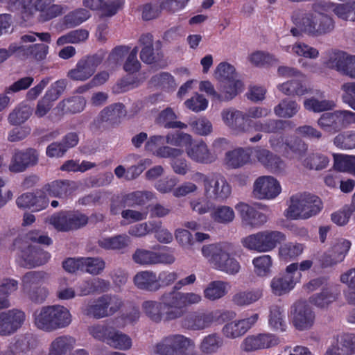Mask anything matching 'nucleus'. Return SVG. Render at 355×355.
I'll return each instance as SVG.
<instances>
[{
	"instance_id": "nucleus-11",
	"label": "nucleus",
	"mask_w": 355,
	"mask_h": 355,
	"mask_svg": "<svg viewBox=\"0 0 355 355\" xmlns=\"http://www.w3.org/2000/svg\"><path fill=\"white\" fill-rule=\"evenodd\" d=\"M104 58L105 53L99 52L80 59L76 67L68 71V78L78 81H85L89 79L94 75L97 67L102 62Z\"/></svg>"
},
{
	"instance_id": "nucleus-23",
	"label": "nucleus",
	"mask_w": 355,
	"mask_h": 355,
	"mask_svg": "<svg viewBox=\"0 0 355 355\" xmlns=\"http://www.w3.org/2000/svg\"><path fill=\"white\" fill-rule=\"evenodd\" d=\"M185 150L189 158L199 164H211L217 157L202 140L196 141L193 140L190 144L186 146Z\"/></svg>"
},
{
	"instance_id": "nucleus-43",
	"label": "nucleus",
	"mask_w": 355,
	"mask_h": 355,
	"mask_svg": "<svg viewBox=\"0 0 355 355\" xmlns=\"http://www.w3.org/2000/svg\"><path fill=\"white\" fill-rule=\"evenodd\" d=\"M349 54L347 52L334 50L329 53L328 58L325 61V66L331 69L336 70L343 74Z\"/></svg>"
},
{
	"instance_id": "nucleus-38",
	"label": "nucleus",
	"mask_w": 355,
	"mask_h": 355,
	"mask_svg": "<svg viewBox=\"0 0 355 355\" xmlns=\"http://www.w3.org/2000/svg\"><path fill=\"white\" fill-rule=\"evenodd\" d=\"M49 279V275L42 270H33L26 272L21 277V291L24 293L44 284Z\"/></svg>"
},
{
	"instance_id": "nucleus-9",
	"label": "nucleus",
	"mask_w": 355,
	"mask_h": 355,
	"mask_svg": "<svg viewBox=\"0 0 355 355\" xmlns=\"http://www.w3.org/2000/svg\"><path fill=\"white\" fill-rule=\"evenodd\" d=\"M317 123L323 130L334 134L355 124V112L346 110L326 112L320 116Z\"/></svg>"
},
{
	"instance_id": "nucleus-55",
	"label": "nucleus",
	"mask_w": 355,
	"mask_h": 355,
	"mask_svg": "<svg viewBox=\"0 0 355 355\" xmlns=\"http://www.w3.org/2000/svg\"><path fill=\"white\" fill-rule=\"evenodd\" d=\"M334 168L340 171L355 176V156L337 155L334 156Z\"/></svg>"
},
{
	"instance_id": "nucleus-49",
	"label": "nucleus",
	"mask_w": 355,
	"mask_h": 355,
	"mask_svg": "<svg viewBox=\"0 0 355 355\" xmlns=\"http://www.w3.org/2000/svg\"><path fill=\"white\" fill-rule=\"evenodd\" d=\"M214 76L218 82L240 80L234 67L227 62H220L214 71Z\"/></svg>"
},
{
	"instance_id": "nucleus-10",
	"label": "nucleus",
	"mask_w": 355,
	"mask_h": 355,
	"mask_svg": "<svg viewBox=\"0 0 355 355\" xmlns=\"http://www.w3.org/2000/svg\"><path fill=\"white\" fill-rule=\"evenodd\" d=\"M49 223L59 232H70L85 226L88 217L78 211H62L49 218Z\"/></svg>"
},
{
	"instance_id": "nucleus-1",
	"label": "nucleus",
	"mask_w": 355,
	"mask_h": 355,
	"mask_svg": "<svg viewBox=\"0 0 355 355\" xmlns=\"http://www.w3.org/2000/svg\"><path fill=\"white\" fill-rule=\"evenodd\" d=\"M202 301V296L198 293L169 291L161 296L160 302L144 301L141 309L151 321L159 323L162 320L171 321L183 317L187 307L199 304Z\"/></svg>"
},
{
	"instance_id": "nucleus-54",
	"label": "nucleus",
	"mask_w": 355,
	"mask_h": 355,
	"mask_svg": "<svg viewBox=\"0 0 355 355\" xmlns=\"http://www.w3.org/2000/svg\"><path fill=\"white\" fill-rule=\"evenodd\" d=\"M254 271L259 277H266L271 272L272 258L270 255L263 254L253 259Z\"/></svg>"
},
{
	"instance_id": "nucleus-12",
	"label": "nucleus",
	"mask_w": 355,
	"mask_h": 355,
	"mask_svg": "<svg viewBox=\"0 0 355 355\" xmlns=\"http://www.w3.org/2000/svg\"><path fill=\"white\" fill-rule=\"evenodd\" d=\"M292 323L298 331L311 329L315 322V313L309 302L299 300L291 307Z\"/></svg>"
},
{
	"instance_id": "nucleus-60",
	"label": "nucleus",
	"mask_w": 355,
	"mask_h": 355,
	"mask_svg": "<svg viewBox=\"0 0 355 355\" xmlns=\"http://www.w3.org/2000/svg\"><path fill=\"white\" fill-rule=\"evenodd\" d=\"M329 162L327 157L319 153H313L306 157L302 164L307 168L319 171L325 168Z\"/></svg>"
},
{
	"instance_id": "nucleus-5",
	"label": "nucleus",
	"mask_w": 355,
	"mask_h": 355,
	"mask_svg": "<svg viewBox=\"0 0 355 355\" xmlns=\"http://www.w3.org/2000/svg\"><path fill=\"white\" fill-rule=\"evenodd\" d=\"M196 347L195 341L181 334H170L164 336L154 347V352L159 355H198L190 352Z\"/></svg>"
},
{
	"instance_id": "nucleus-34",
	"label": "nucleus",
	"mask_w": 355,
	"mask_h": 355,
	"mask_svg": "<svg viewBox=\"0 0 355 355\" xmlns=\"http://www.w3.org/2000/svg\"><path fill=\"white\" fill-rule=\"evenodd\" d=\"M251 155V147L245 148H238L226 153L225 162L228 167L238 168L249 163L250 162Z\"/></svg>"
},
{
	"instance_id": "nucleus-59",
	"label": "nucleus",
	"mask_w": 355,
	"mask_h": 355,
	"mask_svg": "<svg viewBox=\"0 0 355 355\" xmlns=\"http://www.w3.org/2000/svg\"><path fill=\"white\" fill-rule=\"evenodd\" d=\"M112 327V326L106 324H94L88 327V332L95 340L107 344Z\"/></svg>"
},
{
	"instance_id": "nucleus-48",
	"label": "nucleus",
	"mask_w": 355,
	"mask_h": 355,
	"mask_svg": "<svg viewBox=\"0 0 355 355\" xmlns=\"http://www.w3.org/2000/svg\"><path fill=\"white\" fill-rule=\"evenodd\" d=\"M284 51L297 56L310 59H316L319 56L318 49L302 42H296L292 46H285Z\"/></svg>"
},
{
	"instance_id": "nucleus-14",
	"label": "nucleus",
	"mask_w": 355,
	"mask_h": 355,
	"mask_svg": "<svg viewBox=\"0 0 355 355\" xmlns=\"http://www.w3.org/2000/svg\"><path fill=\"white\" fill-rule=\"evenodd\" d=\"M281 191L279 182L270 175L259 177L253 184V193L260 200H272L278 196Z\"/></svg>"
},
{
	"instance_id": "nucleus-15",
	"label": "nucleus",
	"mask_w": 355,
	"mask_h": 355,
	"mask_svg": "<svg viewBox=\"0 0 355 355\" xmlns=\"http://www.w3.org/2000/svg\"><path fill=\"white\" fill-rule=\"evenodd\" d=\"M235 208L240 216L242 227L246 229L260 228L268 221L265 214L246 203L239 202Z\"/></svg>"
},
{
	"instance_id": "nucleus-2",
	"label": "nucleus",
	"mask_w": 355,
	"mask_h": 355,
	"mask_svg": "<svg viewBox=\"0 0 355 355\" xmlns=\"http://www.w3.org/2000/svg\"><path fill=\"white\" fill-rule=\"evenodd\" d=\"M201 252L214 269L232 275L240 271L241 265L234 257L236 254L234 244L220 242L205 245L202 247Z\"/></svg>"
},
{
	"instance_id": "nucleus-53",
	"label": "nucleus",
	"mask_w": 355,
	"mask_h": 355,
	"mask_svg": "<svg viewBox=\"0 0 355 355\" xmlns=\"http://www.w3.org/2000/svg\"><path fill=\"white\" fill-rule=\"evenodd\" d=\"M268 324L271 329L284 332L286 329L283 311L277 306H272L270 309Z\"/></svg>"
},
{
	"instance_id": "nucleus-16",
	"label": "nucleus",
	"mask_w": 355,
	"mask_h": 355,
	"mask_svg": "<svg viewBox=\"0 0 355 355\" xmlns=\"http://www.w3.org/2000/svg\"><path fill=\"white\" fill-rule=\"evenodd\" d=\"M165 143L164 136L152 135L145 144V150L159 158H175L182 155V149L166 146Z\"/></svg>"
},
{
	"instance_id": "nucleus-27",
	"label": "nucleus",
	"mask_w": 355,
	"mask_h": 355,
	"mask_svg": "<svg viewBox=\"0 0 355 355\" xmlns=\"http://www.w3.org/2000/svg\"><path fill=\"white\" fill-rule=\"evenodd\" d=\"M75 345L76 339L69 335L56 336L49 345L47 355H69Z\"/></svg>"
},
{
	"instance_id": "nucleus-28",
	"label": "nucleus",
	"mask_w": 355,
	"mask_h": 355,
	"mask_svg": "<svg viewBox=\"0 0 355 355\" xmlns=\"http://www.w3.org/2000/svg\"><path fill=\"white\" fill-rule=\"evenodd\" d=\"M51 311V331L67 327L72 321L69 310L61 305H49Z\"/></svg>"
},
{
	"instance_id": "nucleus-13",
	"label": "nucleus",
	"mask_w": 355,
	"mask_h": 355,
	"mask_svg": "<svg viewBox=\"0 0 355 355\" xmlns=\"http://www.w3.org/2000/svg\"><path fill=\"white\" fill-rule=\"evenodd\" d=\"M25 312L20 309H11L0 312V336H10L24 325Z\"/></svg>"
},
{
	"instance_id": "nucleus-42",
	"label": "nucleus",
	"mask_w": 355,
	"mask_h": 355,
	"mask_svg": "<svg viewBox=\"0 0 355 355\" xmlns=\"http://www.w3.org/2000/svg\"><path fill=\"white\" fill-rule=\"evenodd\" d=\"M223 338L216 333H212L205 336L200 345V351L205 355H211L217 353L223 346Z\"/></svg>"
},
{
	"instance_id": "nucleus-18",
	"label": "nucleus",
	"mask_w": 355,
	"mask_h": 355,
	"mask_svg": "<svg viewBox=\"0 0 355 355\" xmlns=\"http://www.w3.org/2000/svg\"><path fill=\"white\" fill-rule=\"evenodd\" d=\"M291 124V122L289 121L275 119L264 121H250L249 123V126L254 131L257 132V133L254 136L250 137L249 140L252 143L258 142L263 137V135L261 132L277 134L285 130Z\"/></svg>"
},
{
	"instance_id": "nucleus-37",
	"label": "nucleus",
	"mask_w": 355,
	"mask_h": 355,
	"mask_svg": "<svg viewBox=\"0 0 355 355\" xmlns=\"http://www.w3.org/2000/svg\"><path fill=\"white\" fill-rule=\"evenodd\" d=\"M101 248L109 250H123L127 248L131 243L130 237L125 234H118L110 237L102 238L98 240Z\"/></svg>"
},
{
	"instance_id": "nucleus-35",
	"label": "nucleus",
	"mask_w": 355,
	"mask_h": 355,
	"mask_svg": "<svg viewBox=\"0 0 355 355\" xmlns=\"http://www.w3.org/2000/svg\"><path fill=\"white\" fill-rule=\"evenodd\" d=\"M230 289L228 282L222 280L210 282L203 290V297L209 301L214 302L225 297Z\"/></svg>"
},
{
	"instance_id": "nucleus-26",
	"label": "nucleus",
	"mask_w": 355,
	"mask_h": 355,
	"mask_svg": "<svg viewBox=\"0 0 355 355\" xmlns=\"http://www.w3.org/2000/svg\"><path fill=\"white\" fill-rule=\"evenodd\" d=\"M355 354V334H343L338 337L336 345H331L325 355Z\"/></svg>"
},
{
	"instance_id": "nucleus-47",
	"label": "nucleus",
	"mask_w": 355,
	"mask_h": 355,
	"mask_svg": "<svg viewBox=\"0 0 355 355\" xmlns=\"http://www.w3.org/2000/svg\"><path fill=\"white\" fill-rule=\"evenodd\" d=\"M155 198V194L149 191H137L124 196V203L128 207L141 206Z\"/></svg>"
},
{
	"instance_id": "nucleus-30",
	"label": "nucleus",
	"mask_w": 355,
	"mask_h": 355,
	"mask_svg": "<svg viewBox=\"0 0 355 355\" xmlns=\"http://www.w3.org/2000/svg\"><path fill=\"white\" fill-rule=\"evenodd\" d=\"M306 76L286 81L277 85V89L286 96H302L311 92V89L306 83Z\"/></svg>"
},
{
	"instance_id": "nucleus-57",
	"label": "nucleus",
	"mask_w": 355,
	"mask_h": 355,
	"mask_svg": "<svg viewBox=\"0 0 355 355\" xmlns=\"http://www.w3.org/2000/svg\"><path fill=\"white\" fill-rule=\"evenodd\" d=\"M333 143L340 149L355 148V131L348 130L338 133L334 138Z\"/></svg>"
},
{
	"instance_id": "nucleus-7",
	"label": "nucleus",
	"mask_w": 355,
	"mask_h": 355,
	"mask_svg": "<svg viewBox=\"0 0 355 355\" xmlns=\"http://www.w3.org/2000/svg\"><path fill=\"white\" fill-rule=\"evenodd\" d=\"M191 179L195 182H202L205 194L216 201H224L231 195L230 185L220 175H207L200 172H195Z\"/></svg>"
},
{
	"instance_id": "nucleus-41",
	"label": "nucleus",
	"mask_w": 355,
	"mask_h": 355,
	"mask_svg": "<svg viewBox=\"0 0 355 355\" xmlns=\"http://www.w3.org/2000/svg\"><path fill=\"white\" fill-rule=\"evenodd\" d=\"M107 345L114 349L127 351L131 349L132 340L128 334L113 327L109 339L107 341Z\"/></svg>"
},
{
	"instance_id": "nucleus-8",
	"label": "nucleus",
	"mask_w": 355,
	"mask_h": 355,
	"mask_svg": "<svg viewBox=\"0 0 355 355\" xmlns=\"http://www.w3.org/2000/svg\"><path fill=\"white\" fill-rule=\"evenodd\" d=\"M297 270L298 264L293 263L286 266L284 273L274 276L269 283L272 294L277 297L289 294L301 280L302 274Z\"/></svg>"
},
{
	"instance_id": "nucleus-61",
	"label": "nucleus",
	"mask_w": 355,
	"mask_h": 355,
	"mask_svg": "<svg viewBox=\"0 0 355 355\" xmlns=\"http://www.w3.org/2000/svg\"><path fill=\"white\" fill-rule=\"evenodd\" d=\"M303 250V246L301 244L287 243L279 248V255L282 259L290 261L300 256Z\"/></svg>"
},
{
	"instance_id": "nucleus-64",
	"label": "nucleus",
	"mask_w": 355,
	"mask_h": 355,
	"mask_svg": "<svg viewBox=\"0 0 355 355\" xmlns=\"http://www.w3.org/2000/svg\"><path fill=\"white\" fill-rule=\"evenodd\" d=\"M342 100L355 111V82H347L341 85Z\"/></svg>"
},
{
	"instance_id": "nucleus-40",
	"label": "nucleus",
	"mask_w": 355,
	"mask_h": 355,
	"mask_svg": "<svg viewBox=\"0 0 355 355\" xmlns=\"http://www.w3.org/2000/svg\"><path fill=\"white\" fill-rule=\"evenodd\" d=\"M86 105V100L82 96H73L60 101L56 110L62 114H76L82 112Z\"/></svg>"
},
{
	"instance_id": "nucleus-58",
	"label": "nucleus",
	"mask_w": 355,
	"mask_h": 355,
	"mask_svg": "<svg viewBox=\"0 0 355 355\" xmlns=\"http://www.w3.org/2000/svg\"><path fill=\"white\" fill-rule=\"evenodd\" d=\"M189 125L193 133L200 136H207L213 131L212 123L205 117L190 120Z\"/></svg>"
},
{
	"instance_id": "nucleus-4",
	"label": "nucleus",
	"mask_w": 355,
	"mask_h": 355,
	"mask_svg": "<svg viewBox=\"0 0 355 355\" xmlns=\"http://www.w3.org/2000/svg\"><path fill=\"white\" fill-rule=\"evenodd\" d=\"M322 207L320 199L311 194H297L290 200L284 215L288 219H307L318 214Z\"/></svg>"
},
{
	"instance_id": "nucleus-51",
	"label": "nucleus",
	"mask_w": 355,
	"mask_h": 355,
	"mask_svg": "<svg viewBox=\"0 0 355 355\" xmlns=\"http://www.w3.org/2000/svg\"><path fill=\"white\" fill-rule=\"evenodd\" d=\"M303 105L306 110L313 112L331 110L336 107V103L332 100H319L315 97L306 98Z\"/></svg>"
},
{
	"instance_id": "nucleus-6",
	"label": "nucleus",
	"mask_w": 355,
	"mask_h": 355,
	"mask_svg": "<svg viewBox=\"0 0 355 355\" xmlns=\"http://www.w3.org/2000/svg\"><path fill=\"white\" fill-rule=\"evenodd\" d=\"M286 239V235L280 231L266 230L243 238L241 243L250 250L264 253L275 249Z\"/></svg>"
},
{
	"instance_id": "nucleus-45",
	"label": "nucleus",
	"mask_w": 355,
	"mask_h": 355,
	"mask_svg": "<svg viewBox=\"0 0 355 355\" xmlns=\"http://www.w3.org/2000/svg\"><path fill=\"white\" fill-rule=\"evenodd\" d=\"M300 105L293 100L284 98L274 107L275 114L280 118L290 119L296 115Z\"/></svg>"
},
{
	"instance_id": "nucleus-46",
	"label": "nucleus",
	"mask_w": 355,
	"mask_h": 355,
	"mask_svg": "<svg viewBox=\"0 0 355 355\" xmlns=\"http://www.w3.org/2000/svg\"><path fill=\"white\" fill-rule=\"evenodd\" d=\"M210 216L216 223L228 225L234 221L235 212L230 206L218 205L212 209Z\"/></svg>"
},
{
	"instance_id": "nucleus-21",
	"label": "nucleus",
	"mask_w": 355,
	"mask_h": 355,
	"mask_svg": "<svg viewBox=\"0 0 355 355\" xmlns=\"http://www.w3.org/2000/svg\"><path fill=\"white\" fill-rule=\"evenodd\" d=\"M50 257L49 252L36 246L30 245L21 250L18 262L23 267L31 268L45 264Z\"/></svg>"
},
{
	"instance_id": "nucleus-3",
	"label": "nucleus",
	"mask_w": 355,
	"mask_h": 355,
	"mask_svg": "<svg viewBox=\"0 0 355 355\" xmlns=\"http://www.w3.org/2000/svg\"><path fill=\"white\" fill-rule=\"evenodd\" d=\"M333 3L319 1L313 4V10L305 13L296 23L303 33L311 36H320L330 33L334 28L333 19L327 15Z\"/></svg>"
},
{
	"instance_id": "nucleus-22",
	"label": "nucleus",
	"mask_w": 355,
	"mask_h": 355,
	"mask_svg": "<svg viewBox=\"0 0 355 355\" xmlns=\"http://www.w3.org/2000/svg\"><path fill=\"white\" fill-rule=\"evenodd\" d=\"M219 315L218 311L192 314L182 320V325L190 330H203L209 328Z\"/></svg>"
},
{
	"instance_id": "nucleus-20",
	"label": "nucleus",
	"mask_w": 355,
	"mask_h": 355,
	"mask_svg": "<svg viewBox=\"0 0 355 355\" xmlns=\"http://www.w3.org/2000/svg\"><path fill=\"white\" fill-rule=\"evenodd\" d=\"M259 318L258 313H254L247 318L227 322L223 327L222 334L229 339L239 338L257 322Z\"/></svg>"
},
{
	"instance_id": "nucleus-44",
	"label": "nucleus",
	"mask_w": 355,
	"mask_h": 355,
	"mask_svg": "<svg viewBox=\"0 0 355 355\" xmlns=\"http://www.w3.org/2000/svg\"><path fill=\"white\" fill-rule=\"evenodd\" d=\"M33 320L35 327L38 329L45 332H52L49 306H43L37 309L33 313Z\"/></svg>"
},
{
	"instance_id": "nucleus-29",
	"label": "nucleus",
	"mask_w": 355,
	"mask_h": 355,
	"mask_svg": "<svg viewBox=\"0 0 355 355\" xmlns=\"http://www.w3.org/2000/svg\"><path fill=\"white\" fill-rule=\"evenodd\" d=\"M76 188L77 187L74 182L55 180L46 184L44 187V191L45 193L50 196L65 198L70 196Z\"/></svg>"
},
{
	"instance_id": "nucleus-50",
	"label": "nucleus",
	"mask_w": 355,
	"mask_h": 355,
	"mask_svg": "<svg viewBox=\"0 0 355 355\" xmlns=\"http://www.w3.org/2000/svg\"><path fill=\"white\" fill-rule=\"evenodd\" d=\"M82 272L92 275L101 274L105 268V261L100 257H82Z\"/></svg>"
},
{
	"instance_id": "nucleus-39",
	"label": "nucleus",
	"mask_w": 355,
	"mask_h": 355,
	"mask_svg": "<svg viewBox=\"0 0 355 355\" xmlns=\"http://www.w3.org/2000/svg\"><path fill=\"white\" fill-rule=\"evenodd\" d=\"M219 101H229L235 98L243 89V84L241 80L232 82H219Z\"/></svg>"
},
{
	"instance_id": "nucleus-19",
	"label": "nucleus",
	"mask_w": 355,
	"mask_h": 355,
	"mask_svg": "<svg viewBox=\"0 0 355 355\" xmlns=\"http://www.w3.org/2000/svg\"><path fill=\"white\" fill-rule=\"evenodd\" d=\"M39 153L34 148L15 150L12 156L9 170L14 173L24 171L28 167L37 164Z\"/></svg>"
},
{
	"instance_id": "nucleus-62",
	"label": "nucleus",
	"mask_w": 355,
	"mask_h": 355,
	"mask_svg": "<svg viewBox=\"0 0 355 355\" xmlns=\"http://www.w3.org/2000/svg\"><path fill=\"white\" fill-rule=\"evenodd\" d=\"M101 298L107 317L114 315L123 306L122 300L116 295H104Z\"/></svg>"
},
{
	"instance_id": "nucleus-25",
	"label": "nucleus",
	"mask_w": 355,
	"mask_h": 355,
	"mask_svg": "<svg viewBox=\"0 0 355 355\" xmlns=\"http://www.w3.org/2000/svg\"><path fill=\"white\" fill-rule=\"evenodd\" d=\"M224 124L235 134H242L248 131L243 121L245 120L244 113L233 107L224 109L221 112Z\"/></svg>"
},
{
	"instance_id": "nucleus-52",
	"label": "nucleus",
	"mask_w": 355,
	"mask_h": 355,
	"mask_svg": "<svg viewBox=\"0 0 355 355\" xmlns=\"http://www.w3.org/2000/svg\"><path fill=\"white\" fill-rule=\"evenodd\" d=\"M83 313L87 316H90L96 319L106 318L107 315L101 296L96 299L89 300L83 307Z\"/></svg>"
},
{
	"instance_id": "nucleus-36",
	"label": "nucleus",
	"mask_w": 355,
	"mask_h": 355,
	"mask_svg": "<svg viewBox=\"0 0 355 355\" xmlns=\"http://www.w3.org/2000/svg\"><path fill=\"white\" fill-rule=\"evenodd\" d=\"M263 297V291L260 288H252L239 291L233 295L232 303L240 307L248 306L258 302Z\"/></svg>"
},
{
	"instance_id": "nucleus-33",
	"label": "nucleus",
	"mask_w": 355,
	"mask_h": 355,
	"mask_svg": "<svg viewBox=\"0 0 355 355\" xmlns=\"http://www.w3.org/2000/svg\"><path fill=\"white\" fill-rule=\"evenodd\" d=\"M135 285L141 290L157 291L161 288L156 272L152 270H144L137 272L134 278Z\"/></svg>"
},
{
	"instance_id": "nucleus-56",
	"label": "nucleus",
	"mask_w": 355,
	"mask_h": 355,
	"mask_svg": "<svg viewBox=\"0 0 355 355\" xmlns=\"http://www.w3.org/2000/svg\"><path fill=\"white\" fill-rule=\"evenodd\" d=\"M248 60L253 65L260 67L272 65L278 62L274 55L261 51L251 53Z\"/></svg>"
},
{
	"instance_id": "nucleus-31",
	"label": "nucleus",
	"mask_w": 355,
	"mask_h": 355,
	"mask_svg": "<svg viewBox=\"0 0 355 355\" xmlns=\"http://www.w3.org/2000/svg\"><path fill=\"white\" fill-rule=\"evenodd\" d=\"M55 0H10L8 8L11 10H22L24 12L33 15V12L40 13L47 6Z\"/></svg>"
},
{
	"instance_id": "nucleus-32",
	"label": "nucleus",
	"mask_w": 355,
	"mask_h": 355,
	"mask_svg": "<svg viewBox=\"0 0 355 355\" xmlns=\"http://www.w3.org/2000/svg\"><path fill=\"white\" fill-rule=\"evenodd\" d=\"M338 292L336 286L329 284L324 286L320 293L311 295L309 301L318 308H326L336 300Z\"/></svg>"
},
{
	"instance_id": "nucleus-24",
	"label": "nucleus",
	"mask_w": 355,
	"mask_h": 355,
	"mask_svg": "<svg viewBox=\"0 0 355 355\" xmlns=\"http://www.w3.org/2000/svg\"><path fill=\"white\" fill-rule=\"evenodd\" d=\"M252 155L267 169L272 172H279L285 168L284 162L277 155H274L269 150L257 146L252 148Z\"/></svg>"
},
{
	"instance_id": "nucleus-63",
	"label": "nucleus",
	"mask_w": 355,
	"mask_h": 355,
	"mask_svg": "<svg viewBox=\"0 0 355 355\" xmlns=\"http://www.w3.org/2000/svg\"><path fill=\"white\" fill-rule=\"evenodd\" d=\"M31 107L23 105L15 108L8 116V121L12 125H19L24 123L31 116Z\"/></svg>"
},
{
	"instance_id": "nucleus-17",
	"label": "nucleus",
	"mask_w": 355,
	"mask_h": 355,
	"mask_svg": "<svg viewBox=\"0 0 355 355\" xmlns=\"http://www.w3.org/2000/svg\"><path fill=\"white\" fill-rule=\"evenodd\" d=\"M132 258L134 262L141 266L171 265L175 261V257L171 253L156 252L142 248L137 249Z\"/></svg>"
}]
</instances>
